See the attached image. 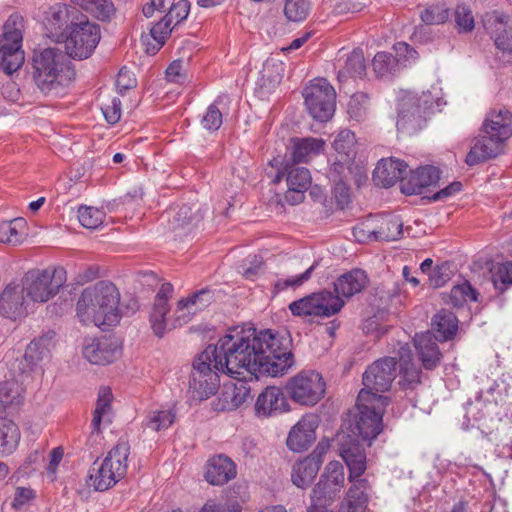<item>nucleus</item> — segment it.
<instances>
[{
  "label": "nucleus",
  "mask_w": 512,
  "mask_h": 512,
  "mask_svg": "<svg viewBox=\"0 0 512 512\" xmlns=\"http://www.w3.org/2000/svg\"><path fill=\"white\" fill-rule=\"evenodd\" d=\"M289 341L276 337L270 330L257 331L253 327L234 329L209 345L216 358V367L236 379L273 377L285 374L294 364Z\"/></svg>",
  "instance_id": "nucleus-1"
},
{
  "label": "nucleus",
  "mask_w": 512,
  "mask_h": 512,
  "mask_svg": "<svg viewBox=\"0 0 512 512\" xmlns=\"http://www.w3.org/2000/svg\"><path fill=\"white\" fill-rule=\"evenodd\" d=\"M119 302L117 287L110 281L102 280L81 292L76 305L77 316L85 325L114 326L120 320Z\"/></svg>",
  "instance_id": "nucleus-2"
},
{
  "label": "nucleus",
  "mask_w": 512,
  "mask_h": 512,
  "mask_svg": "<svg viewBox=\"0 0 512 512\" xmlns=\"http://www.w3.org/2000/svg\"><path fill=\"white\" fill-rule=\"evenodd\" d=\"M32 77L45 94L67 87L75 79V70L68 54L56 46L37 47L33 50Z\"/></svg>",
  "instance_id": "nucleus-3"
},
{
  "label": "nucleus",
  "mask_w": 512,
  "mask_h": 512,
  "mask_svg": "<svg viewBox=\"0 0 512 512\" xmlns=\"http://www.w3.org/2000/svg\"><path fill=\"white\" fill-rule=\"evenodd\" d=\"M397 375V361L394 357H384L373 362L363 374L364 387L358 396L360 401H376L388 406L390 398L381 395L390 390Z\"/></svg>",
  "instance_id": "nucleus-4"
},
{
  "label": "nucleus",
  "mask_w": 512,
  "mask_h": 512,
  "mask_svg": "<svg viewBox=\"0 0 512 512\" xmlns=\"http://www.w3.org/2000/svg\"><path fill=\"white\" fill-rule=\"evenodd\" d=\"M129 454V443L119 441L101 462L93 463L89 478L95 490L106 491L126 475Z\"/></svg>",
  "instance_id": "nucleus-5"
},
{
  "label": "nucleus",
  "mask_w": 512,
  "mask_h": 512,
  "mask_svg": "<svg viewBox=\"0 0 512 512\" xmlns=\"http://www.w3.org/2000/svg\"><path fill=\"white\" fill-rule=\"evenodd\" d=\"M65 282L66 270L63 267L35 268L24 274L20 286L26 298L45 303L59 292Z\"/></svg>",
  "instance_id": "nucleus-6"
},
{
  "label": "nucleus",
  "mask_w": 512,
  "mask_h": 512,
  "mask_svg": "<svg viewBox=\"0 0 512 512\" xmlns=\"http://www.w3.org/2000/svg\"><path fill=\"white\" fill-rule=\"evenodd\" d=\"M212 350L206 348L194 361L189 379L188 392L196 401H203L215 395L220 387V367H216Z\"/></svg>",
  "instance_id": "nucleus-7"
},
{
  "label": "nucleus",
  "mask_w": 512,
  "mask_h": 512,
  "mask_svg": "<svg viewBox=\"0 0 512 512\" xmlns=\"http://www.w3.org/2000/svg\"><path fill=\"white\" fill-rule=\"evenodd\" d=\"M445 102L431 91L416 99L402 100L399 105L397 128H422L442 112Z\"/></svg>",
  "instance_id": "nucleus-8"
},
{
  "label": "nucleus",
  "mask_w": 512,
  "mask_h": 512,
  "mask_svg": "<svg viewBox=\"0 0 512 512\" xmlns=\"http://www.w3.org/2000/svg\"><path fill=\"white\" fill-rule=\"evenodd\" d=\"M101 39V30L98 24L90 21L87 16L78 15L76 22L70 25L68 34L62 40L66 53L74 59H87L96 49Z\"/></svg>",
  "instance_id": "nucleus-9"
},
{
  "label": "nucleus",
  "mask_w": 512,
  "mask_h": 512,
  "mask_svg": "<svg viewBox=\"0 0 512 512\" xmlns=\"http://www.w3.org/2000/svg\"><path fill=\"white\" fill-rule=\"evenodd\" d=\"M23 31L24 19L19 13L10 15L2 26V70L8 75L24 64Z\"/></svg>",
  "instance_id": "nucleus-10"
},
{
  "label": "nucleus",
  "mask_w": 512,
  "mask_h": 512,
  "mask_svg": "<svg viewBox=\"0 0 512 512\" xmlns=\"http://www.w3.org/2000/svg\"><path fill=\"white\" fill-rule=\"evenodd\" d=\"M305 105L311 117L320 123L332 119L336 110V91L325 78H315L304 88Z\"/></svg>",
  "instance_id": "nucleus-11"
},
{
  "label": "nucleus",
  "mask_w": 512,
  "mask_h": 512,
  "mask_svg": "<svg viewBox=\"0 0 512 512\" xmlns=\"http://www.w3.org/2000/svg\"><path fill=\"white\" fill-rule=\"evenodd\" d=\"M511 136L512 130H481L472 141L465 163L475 166L504 154L506 142Z\"/></svg>",
  "instance_id": "nucleus-12"
},
{
  "label": "nucleus",
  "mask_w": 512,
  "mask_h": 512,
  "mask_svg": "<svg viewBox=\"0 0 512 512\" xmlns=\"http://www.w3.org/2000/svg\"><path fill=\"white\" fill-rule=\"evenodd\" d=\"M326 384L321 374L312 370H304L290 378L285 391L292 401L300 405L313 406L325 394Z\"/></svg>",
  "instance_id": "nucleus-13"
},
{
  "label": "nucleus",
  "mask_w": 512,
  "mask_h": 512,
  "mask_svg": "<svg viewBox=\"0 0 512 512\" xmlns=\"http://www.w3.org/2000/svg\"><path fill=\"white\" fill-rule=\"evenodd\" d=\"M329 177L334 183L333 196L337 206L344 209L351 201L350 187L347 181L352 178L357 186L367 180L365 168L358 163L346 165L334 162L329 169Z\"/></svg>",
  "instance_id": "nucleus-14"
},
{
  "label": "nucleus",
  "mask_w": 512,
  "mask_h": 512,
  "mask_svg": "<svg viewBox=\"0 0 512 512\" xmlns=\"http://www.w3.org/2000/svg\"><path fill=\"white\" fill-rule=\"evenodd\" d=\"M356 406L358 416L352 433L354 437L358 435L364 441L371 442L382 431V418L386 406H382L376 401H360L359 396L357 397Z\"/></svg>",
  "instance_id": "nucleus-15"
},
{
  "label": "nucleus",
  "mask_w": 512,
  "mask_h": 512,
  "mask_svg": "<svg viewBox=\"0 0 512 512\" xmlns=\"http://www.w3.org/2000/svg\"><path fill=\"white\" fill-rule=\"evenodd\" d=\"M78 15L81 13L76 8L65 3H55L50 6L43 19L46 35L57 43H62L70 25L76 22Z\"/></svg>",
  "instance_id": "nucleus-16"
},
{
  "label": "nucleus",
  "mask_w": 512,
  "mask_h": 512,
  "mask_svg": "<svg viewBox=\"0 0 512 512\" xmlns=\"http://www.w3.org/2000/svg\"><path fill=\"white\" fill-rule=\"evenodd\" d=\"M53 337L54 333H50L35 338L28 344L23 354L19 351H12L11 360L7 363V365H11L12 372L20 371V375L30 376L48 352L49 344Z\"/></svg>",
  "instance_id": "nucleus-17"
},
{
  "label": "nucleus",
  "mask_w": 512,
  "mask_h": 512,
  "mask_svg": "<svg viewBox=\"0 0 512 512\" xmlns=\"http://www.w3.org/2000/svg\"><path fill=\"white\" fill-rule=\"evenodd\" d=\"M345 484L343 465L338 461L329 462L318 483L311 492L313 502H332Z\"/></svg>",
  "instance_id": "nucleus-18"
},
{
  "label": "nucleus",
  "mask_w": 512,
  "mask_h": 512,
  "mask_svg": "<svg viewBox=\"0 0 512 512\" xmlns=\"http://www.w3.org/2000/svg\"><path fill=\"white\" fill-rule=\"evenodd\" d=\"M339 455L349 470V481L362 479L361 476L367 468L366 453L359 440L350 435L342 434L338 438Z\"/></svg>",
  "instance_id": "nucleus-19"
},
{
  "label": "nucleus",
  "mask_w": 512,
  "mask_h": 512,
  "mask_svg": "<svg viewBox=\"0 0 512 512\" xmlns=\"http://www.w3.org/2000/svg\"><path fill=\"white\" fill-rule=\"evenodd\" d=\"M318 417L314 414L304 415L290 430L287 446L294 452L308 449L316 440Z\"/></svg>",
  "instance_id": "nucleus-20"
},
{
  "label": "nucleus",
  "mask_w": 512,
  "mask_h": 512,
  "mask_svg": "<svg viewBox=\"0 0 512 512\" xmlns=\"http://www.w3.org/2000/svg\"><path fill=\"white\" fill-rule=\"evenodd\" d=\"M28 375H20V371L12 372L8 365L5 380L2 381V407L12 410L18 409L23 403L26 392V380Z\"/></svg>",
  "instance_id": "nucleus-21"
},
{
  "label": "nucleus",
  "mask_w": 512,
  "mask_h": 512,
  "mask_svg": "<svg viewBox=\"0 0 512 512\" xmlns=\"http://www.w3.org/2000/svg\"><path fill=\"white\" fill-rule=\"evenodd\" d=\"M237 475L235 462L224 454L211 457L205 466L204 477L213 486H222Z\"/></svg>",
  "instance_id": "nucleus-22"
},
{
  "label": "nucleus",
  "mask_w": 512,
  "mask_h": 512,
  "mask_svg": "<svg viewBox=\"0 0 512 512\" xmlns=\"http://www.w3.org/2000/svg\"><path fill=\"white\" fill-rule=\"evenodd\" d=\"M407 164L399 159H381L373 172L374 183L383 188L392 187L396 182L405 179Z\"/></svg>",
  "instance_id": "nucleus-23"
},
{
  "label": "nucleus",
  "mask_w": 512,
  "mask_h": 512,
  "mask_svg": "<svg viewBox=\"0 0 512 512\" xmlns=\"http://www.w3.org/2000/svg\"><path fill=\"white\" fill-rule=\"evenodd\" d=\"M213 300V293L208 289H201L177 303L175 311V326L188 323L192 315L207 307Z\"/></svg>",
  "instance_id": "nucleus-24"
},
{
  "label": "nucleus",
  "mask_w": 512,
  "mask_h": 512,
  "mask_svg": "<svg viewBox=\"0 0 512 512\" xmlns=\"http://www.w3.org/2000/svg\"><path fill=\"white\" fill-rule=\"evenodd\" d=\"M350 482L352 485L340 502L337 512H365L371 491L370 483L366 479Z\"/></svg>",
  "instance_id": "nucleus-25"
},
{
  "label": "nucleus",
  "mask_w": 512,
  "mask_h": 512,
  "mask_svg": "<svg viewBox=\"0 0 512 512\" xmlns=\"http://www.w3.org/2000/svg\"><path fill=\"white\" fill-rule=\"evenodd\" d=\"M289 409V404L283 391L275 386L265 388L255 403V412L258 417H269Z\"/></svg>",
  "instance_id": "nucleus-26"
},
{
  "label": "nucleus",
  "mask_w": 512,
  "mask_h": 512,
  "mask_svg": "<svg viewBox=\"0 0 512 512\" xmlns=\"http://www.w3.org/2000/svg\"><path fill=\"white\" fill-rule=\"evenodd\" d=\"M440 179V171L434 166H425L411 171L401 184V191L406 195L422 194L423 189L436 184Z\"/></svg>",
  "instance_id": "nucleus-27"
},
{
  "label": "nucleus",
  "mask_w": 512,
  "mask_h": 512,
  "mask_svg": "<svg viewBox=\"0 0 512 512\" xmlns=\"http://www.w3.org/2000/svg\"><path fill=\"white\" fill-rule=\"evenodd\" d=\"M27 314L26 300L20 284L10 283L2 291V316L16 321Z\"/></svg>",
  "instance_id": "nucleus-28"
},
{
  "label": "nucleus",
  "mask_w": 512,
  "mask_h": 512,
  "mask_svg": "<svg viewBox=\"0 0 512 512\" xmlns=\"http://www.w3.org/2000/svg\"><path fill=\"white\" fill-rule=\"evenodd\" d=\"M173 292V286L170 283L161 285L155 296L152 311L150 313V323L154 333L162 337L167 326L166 315L169 312L168 300Z\"/></svg>",
  "instance_id": "nucleus-29"
},
{
  "label": "nucleus",
  "mask_w": 512,
  "mask_h": 512,
  "mask_svg": "<svg viewBox=\"0 0 512 512\" xmlns=\"http://www.w3.org/2000/svg\"><path fill=\"white\" fill-rule=\"evenodd\" d=\"M161 219L168 221L169 229L177 231L193 226L202 219L198 205H182L170 207L161 215Z\"/></svg>",
  "instance_id": "nucleus-30"
},
{
  "label": "nucleus",
  "mask_w": 512,
  "mask_h": 512,
  "mask_svg": "<svg viewBox=\"0 0 512 512\" xmlns=\"http://www.w3.org/2000/svg\"><path fill=\"white\" fill-rule=\"evenodd\" d=\"M121 354L120 348L109 339L93 340L83 348L84 357L92 364L106 365L112 363Z\"/></svg>",
  "instance_id": "nucleus-31"
},
{
  "label": "nucleus",
  "mask_w": 512,
  "mask_h": 512,
  "mask_svg": "<svg viewBox=\"0 0 512 512\" xmlns=\"http://www.w3.org/2000/svg\"><path fill=\"white\" fill-rule=\"evenodd\" d=\"M366 69L364 53L362 49L356 48L347 55L343 65L339 68L338 81L344 86L350 80H362L366 76Z\"/></svg>",
  "instance_id": "nucleus-32"
},
{
  "label": "nucleus",
  "mask_w": 512,
  "mask_h": 512,
  "mask_svg": "<svg viewBox=\"0 0 512 512\" xmlns=\"http://www.w3.org/2000/svg\"><path fill=\"white\" fill-rule=\"evenodd\" d=\"M399 355V385L403 389H414L421 382V370L413 363L408 346L401 347Z\"/></svg>",
  "instance_id": "nucleus-33"
},
{
  "label": "nucleus",
  "mask_w": 512,
  "mask_h": 512,
  "mask_svg": "<svg viewBox=\"0 0 512 512\" xmlns=\"http://www.w3.org/2000/svg\"><path fill=\"white\" fill-rule=\"evenodd\" d=\"M367 285V275L361 269H353L341 275L334 282V292L339 297L350 298L361 292Z\"/></svg>",
  "instance_id": "nucleus-34"
},
{
  "label": "nucleus",
  "mask_w": 512,
  "mask_h": 512,
  "mask_svg": "<svg viewBox=\"0 0 512 512\" xmlns=\"http://www.w3.org/2000/svg\"><path fill=\"white\" fill-rule=\"evenodd\" d=\"M250 396V388L245 382L239 384L224 385L218 398L217 409L232 411L239 408Z\"/></svg>",
  "instance_id": "nucleus-35"
},
{
  "label": "nucleus",
  "mask_w": 512,
  "mask_h": 512,
  "mask_svg": "<svg viewBox=\"0 0 512 512\" xmlns=\"http://www.w3.org/2000/svg\"><path fill=\"white\" fill-rule=\"evenodd\" d=\"M414 344L425 369L432 370L440 363L442 354L431 333L416 336Z\"/></svg>",
  "instance_id": "nucleus-36"
},
{
  "label": "nucleus",
  "mask_w": 512,
  "mask_h": 512,
  "mask_svg": "<svg viewBox=\"0 0 512 512\" xmlns=\"http://www.w3.org/2000/svg\"><path fill=\"white\" fill-rule=\"evenodd\" d=\"M432 329L435 332V340H451L458 330V319L449 310L442 309L432 318Z\"/></svg>",
  "instance_id": "nucleus-37"
},
{
  "label": "nucleus",
  "mask_w": 512,
  "mask_h": 512,
  "mask_svg": "<svg viewBox=\"0 0 512 512\" xmlns=\"http://www.w3.org/2000/svg\"><path fill=\"white\" fill-rule=\"evenodd\" d=\"M284 74L281 61L273 59L264 62L258 80V86L263 93H270L280 84Z\"/></svg>",
  "instance_id": "nucleus-38"
},
{
  "label": "nucleus",
  "mask_w": 512,
  "mask_h": 512,
  "mask_svg": "<svg viewBox=\"0 0 512 512\" xmlns=\"http://www.w3.org/2000/svg\"><path fill=\"white\" fill-rule=\"evenodd\" d=\"M321 466L313 458L305 457L293 465L291 480L298 488L305 489L317 476Z\"/></svg>",
  "instance_id": "nucleus-39"
},
{
  "label": "nucleus",
  "mask_w": 512,
  "mask_h": 512,
  "mask_svg": "<svg viewBox=\"0 0 512 512\" xmlns=\"http://www.w3.org/2000/svg\"><path fill=\"white\" fill-rule=\"evenodd\" d=\"M231 100L227 94L219 95L211 103L202 118L203 128H220L223 124V115Z\"/></svg>",
  "instance_id": "nucleus-40"
},
{
  "label": "nucleus",
  "mask_w": 512,
  "mask_h": 512,
  "mask_svg": "<svg viewBox=\"0 0 512 512\" xmlns=\"http://www.w3.org/2000/svg\"><path fill=\"white\" fill-rule=\"evenodd\" d=\"M27 222L24 218H13L2 223V244L18 246L26 239Z\"/></svg>",
  "instance_id": "nucleus-41"
},
{
  "label": "nucleus",
  "mask_w": 512,
  "mask_h": 512,
  "mask_svg": "<svg viewBox=\"0 0 512 512\" xmlns=\"http://www.w3.org/2000/svg\"><path fill=\"white\" fill-rule=\"evenodd\" d=\"M315 300L319 306L321 318H329L338 314L344 307V301L337 293L323 290L314 293Z\"/></svg>",
  "instance_id": "nucleus-42"
},
{
  "label": "nucleus",
  "mask_w": 512,
  "mask_h": 512,
  "mask_svg": "<svg viewBox=\"0 0 512 512\" xmlns=\"http://www.w3.org/2000/svg\"><path fill=\"white\" fill-rule=\"evenodd\" d=\"M493 30L491 31V38L497 49L512 53V24L503 22L502 19L496 17L493 21Z\"/></svg>",
  "instance_id": "nucleus-43"
},
{
  "label": "nucleus",
  "mask_w": 512,
  "mask_h": 512,
  "mask_svg": "<svg viewBox=\"0 0 512 512\" xmlns=\"http://www.w3.org/2000/svg\"><path fill=\"white\" fill-rule=\"evenodd\" d=\"M289 310L294 316L308 319V321H312L316 317L321 318L314 293L290 303Z\"/></svg>",
  "instance_id": "nucleus-44"
},
{
  "label": "nucleus",
  "mask_w": 512,
  "mask_h": 512,
  "mask_svg": "<svg viewBox=\"0 0 512 512\" xmlns=\"http://www.w3.org/2000/svg\"><path fill=\"white\" fill-rule=\"evenodd\" d=\"M403 234V222L398 217H381L380 226L376 227V240L395 241Z\"/></svg>",
  "instance_id": "nucleus-45"
},
{
  "label": "nucleus",
  "mask_w": 512,
  "mask_h": 512,
  "mask_svg": "<svg viewBox=\"0 0 512 512\" xmlns=\"http://www.w3.org/2000/svg\"><path fill=\"white\" fill-rule=\"evenodd\" d=\"M490 274L495 289L503 293L512 286V261L493 264Z\"/></svg>",
  "instance_id": "nucleus-46"
},
{
  "label": "nucleus",
  "mask_w": 512,
  "mask_h": 512,
  "mask_svg": "<svg viewBox=\"0 0 512 512\" xmlns=\"http://www.w3.org/2000/svg\"><path fill=\"white\" fill-rule=\"evenodd\" d=\"M371 107L370 97L365 92L354 93L348 102L347 113L357 122L365 120Z\"/></svg>",
  "instance_id": "nucleus-47"
},
{
  "label": "nucleus",
  "mask_w": 512,
  "mask_h": 512,
  "mask_svg": "<svg viewBox=\"0 0 512 512\" xmlns=\"http://www.w3.org/2000/svg\"><path fill=\"white\" fill-rule=\"evenodd\" d=\"M324 141L315 138H304L294 142L291 153L292 160L295 163L307 161L311 153H318L323 149Z\"/></svg>",
  "instance_id": "nucleus-48"
},
{
  "label": "nucleus",
  "mask_w": 512,
  "mask_h": 512,
  "mask_svg": "<svg viewBox=\"0 0 512 512\" xmlns=\"http://www.w3.org/2000/svg\"><path fill=\"white\" fill-rule=\"evenodd\" d=\"M175 27L167 21V18L164 16L159 22L154 24L149 31V34L143 36L144 41L148 42V38L150 37L155 41V45L152 48H148L147 51L151 53H156L165 43L166 39L171 34L172 30Z\"/></svg>",
  "instance_id": "nucleus-49"
},
{
  "label": "nucleus",
  "mask_w": 512,
  "mask_h": 512,
  "mask_svg": "<svg viewBox=\"0 0 512 512\" xmlns=\"http://www.w3.org/2000/svg\"><path fill=\"white\" fill-rule=\"evenodd\" d=\"M511 126L512 111L505 106H495L487 112L482 128H510Z\"/></svg>",
  "instance_id": "nucleus-50"
},
{
  "label": "nucleus",
  "mask_w": 512,
  "mask_h": 512,
  "mask_svg": "<svg viewBox=\"0 0 512 512\" xmlns=\"http://www.w3.org/2000/svg\"><path fill=\"white\" fill-rule=\"evenodd\" d=\"M21 438L18 426L12 421L2 420V455L12 454Z\"/></svg>",
  "instance_id": "nucleus-51"
},
{
  "label": "nucleus",
  "mask_w": 512,
  "mask_h": 512,
  "mask_svg": "<svg viewBox=\"0 0 512 512\" xmlns=\"http://www.w3.org/2000/svg\"><path fill=\"white\" fill-rule=\"evenodd\" d=\"M287 185L290 191L298 193L301 197V193L308 189L311 184L310 172L305 167H293L288 171L287 174Z\"/></svg>",
  "instance_id": "nucleus-52"
},
{
  "label": "nucleus",
  "mask_w": 512,
  "mask_h": 512,
  "mask_svg": "<svg viewBox=\"0 0 512 512\" xmlns=\"http://www.w3.org/2000/svg\"><path fill=\"white\" fill-rule=\"evenodd\" d=\"M176 415L171 410H155L149 412L144 421L145 428L152 431L168 429L175 421Z\"/></svg>",
  "instance_id": "nucleus-53"
},
{
  "label": "nucleus",
  "mask_w": 512,
  "mask_h": 512,
  "mask_svg": "<svg viewBox=\"0 0 512 512\" xmlns=\"http://www.w3.org/2000/svg\"><path fill=\"white\" fill-rule=\"evenodd\" d=\"M311 10L310 0H285L284 14L289 21H304Z\"/></svg>",
  "instance_id": "nucleus-54"
},
{
  "label": "nucleus",
  "mask_w": 512,
  "mask_h": 512,
  "mask_svg": "<svg viewBox=\"0 0 512 512\" xmlns=\"http://www.w3.org/2000/svg\"><path fill=\"white\" fill-rule=\"evenodd\" d=\"M357 139L353 130H340L333 141V147L339 154L352 157L356 153Z\"/></svg>",
  "instance_id": "nucleus-55"
},
{
  "label": "nucleus",
  "mask_w": 512,
  "mask_h": 512,
  "mask_svg": "<svg viewBox=\"0 0 512 512\" xmlns=\"http://www.w3.org/2000/svg\"><path fill=\"white\" fill-rule=\"evenodd\" d=\"M450 10L445 4H433L425 8L420 18L426 25H440L448 21Z\"/></svg>",
  "instance_id": "nucleus-56"
},
{
  "label": "nucleus",
  "mask_w": 512,
  "mask_h": 512,
  "mask_svg": "<svg viewBox=\"0 0 512 512\" xmlns=\"http://www.w3.org/2000/svg\"><path fill=\"white\" fill-rule=\"evenodd\" d=\"M111 398L112 394L108 388H102L100 390L92 419V427L94 431L98 432L100 430L102 418L110 412Z\"/></svg>",
  "instance_id": "nucleus-57"
},
{
  "label": "nucleus",
  "mask_w": 512,
  "mask_h": 512,
  "mask_svg": "<svg viewBox=\"0 0 512 512\" xmlns=\"http://www.w3.org/2000/svg\"><path fill=\"white\" fill-rule=\"evenodd\" d=\"M454 20L456 29L460 33L471 32L475 27V19L469 5L465 3L458 4L454 11Z\"/></svg>",
  "instance_id": "nucleus-58"
},
{
  "label": "nucleus",
  "mask_w": 512,
  "mask_h": 512,
  "mask_svg": "<svg viewBox=\"0 0 512 512\" xmlns=\"http://www.w3.org/2000/svg\"><path fill=\"white\" fill-rule=\"evenodd\" d=\"M105 218V213L91 206H81L78 209V220L80 224L87 229H96Z\"/></svg>",
  "instance_id": "nucleus-59"
},
{
  "label": "nucleus",
  "mask_w": 512,
  "mask_h": 512,
  "mask_svg": "<svg viewBox=\"0 0 512 512\" xmlns=\"http://www.w3.org/2000/svg\"><path fill=\"white\" fill-rule=\"evenodd\" d=\"M450 299L454 306H462L468 300L477 301V292L468 281H464L452 288Z\"/></svg>",
  "instance_id": "nucleus-60"
},
{
  "label": "nucleus",
  "mask_w": 512,
  "mask_h": 512,
  "mask_svg": "<svg viewBox=\"0 0 512 512\" xmlns=\"http://www.w3.org/2000/svg\"><path fill=\"white\" fill-rule=\"evenodd\" d=\"M89 5L91 10L85 11L100 21H110L116 13L111 0H91Z\"/></svg>",
  "instance_id": "nucleus-61"
},
{
  "label": "nucleus",
  "mask_w": 512,
  "mask_h": 512,
  "mask_svg": "<svg viewBox=\"0 0 512 512\" xmlns=\"http://www.w3.org/2000/svg\"><path fill=\"white\" fill-rule=\"evenodd\" d=\"M395 57L388 52H378L372 61L374 72L379 77L389 74L396 65Z\"/></svg>",
  "instance_id": "nucleus-62"
},
{
  "label": "nucleus",
  "mask_w": 512,
  "mask_h": 512,
  "mask_svg": "<svg viewBox=\"0 0 512 512\" xmlns=\"http://www.w3.org/2000/svg\"><path fill=\"white\" fill-rule=\"evenodd\" d=\"M166 80L170 83L182 85L188 80L187 68L184 61L177 59L170 63L165 71Z\"/></svg>",
  "instance_id": "nucleus-63"
},
{
  "label": "nucleus",
  "mask_w": 512,
  "mask_h": 512,
  "mask_svg": "<svg viewBox=\"0 0 512 512\" xmlns=\"http://www.w3.org/2000/svg\"><path fill=\"white\" fill-rule=\"evenodd\" d=\"M189 11L190 3L187 0H178L168 8V12L165 17L167 18V21L169 20L170 23L176 27L187 18Z\"/></svg>",
  "instance_id": "nucleus-64"
}]
</instances>
